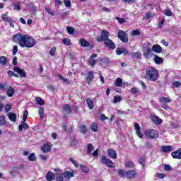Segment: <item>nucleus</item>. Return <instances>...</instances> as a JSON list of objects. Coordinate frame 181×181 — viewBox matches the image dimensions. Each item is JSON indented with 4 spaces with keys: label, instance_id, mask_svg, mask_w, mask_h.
Wrapping results in <instances>:
<instances>
[{
    "label": "nucleus",
    "instance_id": "nucleus-53",
    "mask_svg": "<svg viewBox=\"0 0 181 181\" xmlns=\"http://www.w3.org/2000/svg\"><path fill=\"white\" fill-rule=\"evenodd\" d=\"M43 112H44L43 108L40 107L39 110V115L41 119L45 118V114Z\"/></svg>",
    "mask_w": 181,
    "mask_h": 181
},
{
    "label": "nucleus",
    "instance_id": "nucleus-30",
    "mask_svg": "<svg viewBox=\"0 0 181 181\" xmlns=\"http://www.w3.org/2000/svg\"><path fill=\"white\" fill-rule=\"evenodd\" d=\"M6 124V119L5 118V115H0V127H2Z\"/></svg>",
    "mask_w": 181,
    "mask_h": 181
},
{
    "label": "nucleus",
    "instance_id": "nucleus-58",
    "mask_svg": "<svg viewBox=\"0 0 181 181\" xmlns=\"http://www.w3.org/2000/svg\"><path fill=\"white\" fill-rule=\"evenodd\" d=\"M116 20L118 21L120 25H122V23H125V20L124 18L116 17Z\"/></svg>",
    "mask_w": 181,
    "mask_h": 181
},
{
    "label": "nucleus",
    "instance_id": "nucleus-50",
    "mask_svg": "<svg viewBox=\"0 0 181 181\" xmlns=\"http://www.w3.org/2000/svg\"><path fill=\"white\" fill-rule=\"evenodd\" d=\"M130 93L132 94H137V93H139V90L138 88H136V87H133L131 90H130Z\"/></svg>",
    "mask_w": 181,
    "mask_h": 181
},
{
    "label": "nucleus",
    "instance_id": "nucleus-42",
    "mask_svg": "<svg viewBox=\"0 0 181 181\" xmlns=\"http://www.w3.org/2000/svg\"><path fill=\"white\" fill-rule=\"evenodd\" d=\"M45 8L46 12H47V13H49L52 16H54V11L52 10L49 8H47V6H45Z\"/></svg>",
    "mask_w": 181,
    "mask_h": 181
},
{
    "label": "nucleus",
    "instance_id": "nucleus-49",
    "mask_svg": "<svg viewBox=\"0 0 181 181\" xmlns=\"http://www.w3.org/2000/svg\"><path fill=\"white\" fill-rule=\"evenodd\" d=\"M69 160H70V162H71V163H73V165H74V166L76 168H78V163L77 161H76V160H74V158H70Z\"/></svg>",
    "mask_w": 181,
    "mask_h": 181
},
{
    "label": "nucleus",
    "instance_id": "nucleus-39",
    "mask_svg": "<svg viewBox=\"0 0 181 181\" xmlns=\"http://www.w3.org/2000/svg\"><path fill=\"white\" fill-rule=\"evenodd\" d=\"M80 168L83 173H88V172H90V169H88V168L84 165H81Z\"/></svg>",
    "mask_w": 181,
    "mask_h": 181
},
{
    "label": "nucleus",
    "instance_id": "nucleus-34",
    "mask_svg": "<svg viewBox=\"0 0 181 181\" xmlns=\"http://www.w3.org/2000/svg\"><path fill=\"white\" fill-rule=\"evenodd\" d=\"M1 19L4 22H11V17L5 13L2 14Z\"/></svg>",
    "mask_w": 181,
    "mask_h": 181
},
{
    "label": "nucleus",
    "instance_id": "nucleus-11",
    "mask_svg": "<svg viewBox=\"0 0 181 181\" xmlns=\"http://www.w3.org/2000/svg\"><path fill=\"white\" fill-rule=\"evenodd\" d=\"M14 71L18 73L21 77H26V72L23 69H21L19 66H15L14 67Z\"/></svg>",
    "mask_w": 181,
    "mask_h": 181
},
{
    "label": "nucleus",
    "instance_id": "nucleus-36",
    "mask_svg": "<svg viewBox=\"0 0 181 181\" xmlns=\"http://www.w3.org/2000/svg\"><path fill=\"white\" fill-rule=\"evenodd\" d=\"M125 166L128 169H132V168H134L135 165H134V162L132 161H127L125 163Z\"/></svg>",
    "mask_w": 181,
    "mask_h": 181
},
{
    "label": "nucleus",
    "instance_id": "nucleus-43",
    "mask_svg": "<svg viewBox=\"0 0 181 181\" xmlns=\"http://www.w3.org/2000/svg\"><path fill=\"white\" fill-rule=\"evenodd\" d=\"M36 103L39 105H43V104H45V100H43V99H42L41 98L37 97L36 98Z\"/></svg>",
    "mask_w": 181,
    "mask_h": 181
},
{
    "label": "nucleus",
    "instance_id": "nucleus-31",
    "mask_svg": "<svg viewBox=\"0 0 181 181\" xmlns=\"http://www.w3.org/2000/svg\"><path fill=\"white\" fill-rule=\"evenodd\" d=\"M57 76H58L59 80H61V81H63V83H65V84H70V81H69L68 79L63 77V76L62 74H58Z\"/></svg>",
    "mask_w": 181,
    "mask_h": 181
},
{
    "label": "nucleus",
    "instance_id": "nucleus-8",
    "mask_svg": "<svg viewBox=\"0 0 181 181\" xmlns=\"http://www.w3.org/2000/svg\"><path fill=\"white\" fill-rule=\"evenodd\" d=\"M134 129L136 131V134L137 136H139V138L142 139V138H144V134H142V132H141V127L138 123L134 124Z\"/></svg>",
    "mask_w": 181,
    "mask_h": 181
},
{
    "label": "nucleus",
    "instance_id": "nucleus-9",
    "mask_svg": "<svg viewBox=\"0 0 181 181\" xmlns=\"http://www.w3.org/2000/svg\"><path fill=\"white\" fill-rule=\"evenodd\" d=\"M105 46H107V47H108V49H112V50H114V49H115V43H114V42H112V40H110V39H106L105 40Z\"/></svg>",
    "mask_w": 181,
    "mask_h": 181
},
{
    "label": "nucleus",
    "instance_id": "nucleus-15",
    "mask_svg": "<svg viewBox=\"0 0 181 181\" xmlns=\"http://www.w3.org/2000/svg\"><path fill=\"white\" fill-rule=\"evenodd\" d=\"M93 78H94V72L93 71H88V76H86V83L90 84L91 81H93Z\"/></svg>",
    "mask_w": 181,
    "mask_h": 181
},
{
    "label": "nucleus",
    "instance_id": "nucleus-54",
    "mask_svg": "<svg viewBox=\"0 0 181 181\" xmlns=\"http://www.w3.org/2000/svg\"><path fill=\"white\" fill-rule=\"evenodd\" d=\"M0 90H8V86L6 83H0Z\"/></svg>",
    "mask_w": 181,
    "mask_h": 181
},
{
    "label": "nucleus",
    "instance_id": "nucleus-47",
    "mask_svg": "<svg viewBox=\"0 0 181 181\" xmlns=\"http://www.w3.org/2000/svg\"><path fill=\"white\" fill-rule=\"evenodd\" d=\"M66 30L69 35H73L74 33V28L72 27H66Z\"/></svg>",
    "mask_w": 181,
    "mask_h": 181
},
{
    "label": "nucleus",
    "instance_id": "nucleus-57",
    "mask_svg": "<svg viewBox=\"0 0 181 181\" xmlns=\"http://www.w3.org/2000/svg\"><path fill=\"white\" fill-rule=\"evenodd\" d=\"M63 43L65 44L66 46H69L70 45V39L69 38H64L63 40H62Z\"/></svg>",
    "mask_w": 181,
    "mask_h": 181
},
{
    "label": "nucleus",
    "instance_id": "nucleus-10",
    "mask_svg": "<svg viewBox=\"0 0 181 181\" xmlns=\"http://www.w3.org/2000/svg\"><path fill=\"white\" fill-rule=\"evenodd\" d=\"M41 149H42V152H44L45 153H46L47 152H50V151H52V144H44L41 147Z\"/></svg>",
    "mask_w": 181,
    "mask_h": 181
},
{
    "label": "nucleus",
    "instance_id": "nucleus-20",
    "mask_svg": "<svg viewBox=\"0 0 181 181\" xmlns=\"http://www.w3.org/2000/svg\"><path fill=\"white\" fill-rule=\"evenodd\" d=\"M86 104L89 110H94V101L90 98L86 99Z\"/></svg>",
    "mask_w": 181,
    "mask_h": 181
},
{
    "label": "nucleus",
    "instance_id": "nucleus-60",
    "mask_svg": "<svg viewBox=\"0 0 181 181\" xmlns=\"http://www.w3.org/2000/svg\"><path fill=\"white\" fill-rule=\"evenodd\" d=\"M55 53H56V47H53L51 49L50 52H49V54H50L51 56H54Z\"/></svg>",
    "mask_w": 181,
    "mask_h": 181
},
{
    "label": "nucleus",
    "instance_id": "nucleus-2",
    "mask_svg": "<svg viewBox=\"0 0 181 181\" xmlns=\"http://www.w3.org/2000/svg\"><path fill=\"white\" fill-rule=\"evenodd\" d=\"M146 77L149 81H156L159 77L158 75V70L152 67L148 68L146 69Z\"/></svg>",
    "mask_w": 181,
    "mask_h": 181
},
{
    "label": "nucleus",
    "instance_id": "nucleus-41",
    "mask_svg": "<svg viewBox=\"0 0 181 181\" xmlns=\"http://www.w3.org/2000/svg\"><path fill=\"white\" fill-rule=\"evenodd\" d=\"M116 87H121L122 86V79L121 78H117L115 81Z\"/></svg>",
    "mask_w": 181,
    "mask_h": 181
},
{
    "label": "nucleus",
    "instance_id": "nucleus-32",
    "mask_svg": "<svg viewBox=\"0 0 181 181\" xmlns=\"http://www.w3.org/2000/svg\"><path fill=\"white\" fill-rule=\"evenodd\" d=\"M160 103H165V104H168V103H170L171 100L169 98L166 97H161L159 98Z\"/></svg>",
    "mask_w": 181,
    "mask_h": 181
},
{
    "label": "nucleus",
    "instance_id": "nucleus-19",
    "mask_svg": "<svg viewBox=\"0 0 181 181\" xmlns=\"http://www.w3.org/2000/svg\"><path fill=\"white\" fill-rule=\"evenodd\" d=\"M62 175L64 176V177L65 179H70V177H73V176H74V172L71 171H65Z\"/></svg>",
    "mask_w": 181,
    "mask_h": 181
},
{
    "label": "nucleus",
    "instance_id": "nucleus-44",
    "mask_svg": "<svg viewBox=\"0 0 181 181\" xmlns=\"http://www.w3.org/2000/svg\"><path fill=\"white\" fill-rule=\"evenodd\" d=\"M130 35L132 36H138L141 35V33L139 32V30H134L130 33Z\"/></svg>",
    "mask_w": 181,
    "mask_h": 181
},
{
    "label": "nucleus",
    "instance_id": "nucleus-25",
    "mask_svg": "<svg viewBox=\"0 0 181 181\" xmlns=\"http://www.w3.org/2000/svg\"><path fill=\"white\" fill-rule=\"evenodd\" d=\"M13 94H15V89H13L12 86H9L8 89L7 90L8 97H13Z\"/></svg>",
    "mask_w": 181,
    "mask_h": 181
},
{
    "label": "nucleus",
    "instance_id": "nucleus-24",
    "mask_svg": "<svg viewBox=\"0 0 181 181\" xmlns=\"http://www.w3.org/2000/svg\"><path fill=\"white\" fill-rule=\"evenodd\" d=\"M80 45L82 47H87V46H90V43L84 38H81L80 40Z\"/></svg>",
    "mask_w": 181,
    "mask_h": 181
},
{
    "label": "nucleus",
    "instance_id": "nucleus-7",
    "mask_svg": "<svg viewBox=\"0 0 181 181\" xmlns=\"http://www.w3.org/2000/svg\"><path fill=\"white\" fill-rule=\"evenodd\" d=\"M143 56H144L146 59H151L152 56H153V51H152L151 48L147 47L144 49Z\"/></svg>",
    "mask_w": 181,
    "mask_h": 181
},
{
    "label": "nucleus",
    "instance_id": "nucleus-5",
    "mask_svg": "<svg viewBox=\"0 0 181 181\" xmlns=\"http://www.w3.org/2000/svg\"><path fill=\"white\" fill-rule=\"evenodd\" d=\"M108 36H110V33L105 31V30H102L100 37L97 38V42H105V40L108 39Z\"/></svg>",
    "mask_w": 181,
    "mask_h": 181
},
{
    "label": "nucleus",
    "instance_id": "nucleus-23",
    "mask_svg": "<svg viewBox=\"0 0 181 181\" xmlns=\"http://www.w3.org/2000/svg\"><path fill=\"white\" fill-rule=\"evenodd\" d=\"M153 60H154L156 64H162V63H163V58H161L160 57H159L158 55L154 56Z\"/></svg>",
    "mask_w": 181,
    "mask_h": 181
},
{
    "label": "nucleus",
    "instance_id": "nucleus-51",
    "mask_svg": "<svg viewBox=\"0 0 181 181\" xmlns=\"http://www.w3.org/2000/svg\"><path fill=\"white\" fill-rule=\"evenodd\" d=\"M63 173L58 174L56 177L57 181H63Z\"/></svg>",
    "mask_w": 181,
    "mask_h": 181
},
{
    "label": "nucleus",
    "instance_id": "nucleus-56",
    "mask_svg": "<svg viewBox=\"0 0 181 181\" xmlns=\"http://www.w3.org/2000/svg\"><path fill=\"white\" fill-rule=\"evenodd\" d=\"M156 177H158L159 179H165V177H166V175L163 173H157Z\"/></svg>",
    "mask_w": 181,
    "mask_h": 181
},
{
    "label": "nucleus",
    "instance_id": "nucleus-1",
    "mask_svg": "<svg viewBox=\"0 0 181 181\" xmlns=\"http://www.w3.org/2000/svg\"><path fill=\"white\" fill-rule=\"evenodd\" d=\"M13 42L18 43L21 47H27L30 49L36 45V40L29 35H24L18 33L13 36Z\"/></svg>",
    "mask_w": 181,
    "mask_h": 181
},
{
    "label": "nucleus",
    "instance_id": "nucleus-61",
    "mask_svg": "<svg viewBox=\"0 0 181 181\" xmlns=\"http://www.w3.org/2000/svg\"><path fill=\"white\" fill-rule=\"evenodd\" d=\"M18 53V46L14 45L13 47V55L15 56Z\"/></svg>",
    "mask_w": 181,
    "mask_h": 181
},
{
    "label": "nucleus",
    "instance_id": "nucleus-12",
    "mask_svg": "<svg viewBox=\"0 0 181 181\" xmlns=\"http://www.w3.org/2000/svg\"><path fill=\"white\" fill-rule=\"evenodd\" d=\"M107 154L111 159H117V152L112 148L108 149Z\"/></svg>",
    "mask_w": 181,
    "mask_h": 181
},
{
    "label": "nucleus",
    "instance_id": "nucleus-13",
    "mask_svg": "<svg viewBox=\"0 0 181 181\" xmlns=\"http://www.w3.org/2000/svg\"><path fill=\"white\" fill-rule=\"evenodd\" d=\"M136 173L134 170H129L126 173V177L127 179H134L135 177Z\"/></svg>",
    "mask_w": 181,
    "mask_h": 181
},
{
    "label": "nucleus",
    "instance_id": "nucleus-29",
    "mask_svg": "<svg viewBox=\"0 0 181 181\" xmlns=\"http://www.w3.org/2000/svg\"><path fill=\"white\" fill-rule=\"evenodd\" d=\"M63 110L65 114H71V108H70V106H69V105H64Z\"/></svg>",
    "mask_w": 181,
    "mask_h": 181
},
{
    "label": "nucleus",
    "instance_id": "nucleus-4",
    "mask_svg": "<svg viewBox=\"0 0 181 181\" xmlns=\"http://www.w3.org/2000/svg\"><path fill=\"white\" fill-rule=\"evenodd\" d=\"M102 165H106L108 168H114V162L110 159L107 158L105 156H103L100 160Z\"/></svg>",
    "mask_w": 181,
    "mask_h": 181
},
{
    "label": "nucleus",
    "instance_id": "nucleus-59",
    "mask_svg": "<svg viewBox=\"0 0 181 181\" xmlns=\"http://www.w3.org/2000/svg\"><path fill=\"white\" fill-rule=\"evenodd\" d=\"M173 85L174 86V87H175L176 88H177L178 87H180L181 83H180V81H174V82L173 83Z\"/></svg>",
    "mask_w": 181,
    "mask_h": 181
},
{
    "label": "nucleus",
    "instance_id": "nucleus-27",
    "mask_svg": "<svg viewBox=\"0 0 181 181\" xmlns=\"http://www.w3.org/2000/svg\"><path fill=\"white\" fill-rule=\"evenodd\" d=\"M28 129V128H29V126L28 125V124L25 123V122H22V124H20L18 126V129L20 131V132H21V131L23 129Z\"/></svg>",
    "mask_w": 181,
    "mask_h": 181
},
{
    "label": "nucleus",
    "instance_id": "nucleus-46",
    "mask_svg": "<svg viewBox=\"0 0 181 181\" xmlns=\"http://www.w3.org/2000/svg\"><path fill=\"white\" fill-rule=\"evenodd\" d=\"M164 13L166 16H172V11L169 8L164 10Z\"/></svg>",
    "mask_w": 181,
    "mask_h": 181
},
{
    "label": "nucleus",
    "instance_id": "nucleus-26",
    "mask_svg": "<svg viewBox=\"0 0 181 181\" xmlns=\"http://www.w3.org/2000/svg\"><path fill=\"white\" fill-rule=\"evenodd\" d=\"M93 151H94V146H93V144H88L87 146V155H91V152H93Z\"/></svg>",
    "mask_w": 181,
    "mask_h": 181
},
{
    "label": "nucleus",
    "instance_id": "nucleus-33",
    "mask_svg": "<svg viewBox=\"0 0 181 181\" xmlns=\"http://www.w3.org/2000/svg\"><path fill=\"white\" fill-rule=\"evenodd\" d=\"M90 129L93 132H97V131H98V125L97 124V123H95V122L92 123L90 124Z\"/></svg>",
    "mask_w": 181,
    "mask_h": 181
},
{
    "label": "nucleus",
    "instance_id": "nucleus-45",
    "mask_svg": "<svg viewBox=\"0 0 181 181\" xmlns=\"http://www.w3.org/2000/svg\"><path fill=\"white\" fill-rule=\"evenodd\" d=\"M122 100V98L119 95H116L113 100V103L115 104H117V103H119Z\"/></svg>",
    "mask_w": 181,
    "mask_h": 181
},
{
    "label": "nucleus",
    "instance_id": "nucleus-64",
    "mask_svg": "<svg viewBox=\"0 0 181 181\" xmlns=\"http://www.w3.org/2000/svg\"><path fill=\"white\" fill-rule=\"evenodd\" d=\"M89 64L90 66H94L95 64V60H94V59L90 58L89 59Z\"/></svg>",
    "mask_w": 181,
    "mask_h": 181
},
{
    "label": "nucleus",
    "instance_id": "nucleus-22",
    "mask_svg": "<svg viewBox=\"0 0 181 181\" xmlns=\"http://www.w3.org/2000/svg\"><path fill=\"white\" fill-rule=\"evenodd\" d=\"M54 177H55L54 173H53L52 172L49 171L47 173L46 179H47V181L54 180Z\"/></svg>",
    "mask_w": 181,
    "mask_h": 181
},
{
    "label": "nucleus",
    "instance_id": "nucleus-48",
    "mask_svg": "<svg viewBox=\"0 0 181 181\" xmlns=\"http://www.w3.org/2000/svg\"><path fill=\"white\" fill-rule=\"evenodd\" d=\"M119 176H121L122 177L124 176H127V173H125V170L120 169L118 170Z\"/></svg>",
    "mask_w": 181,
    "mask_h": 181
},
{
    "label": "nucleus",
    "instance_id": "nucleus-28",
    "mask_svg": "<svg viewBox=\"0 0 181 181\" xmlns=\"http://www.w3.org/2000/svg\"><path fill=\"white\" fill-rule=\"evenodd\" d=\"M8 117L10 121H12L13 122H15L16 121V114L10 112L8 114Z\"/></svg>",
    "mask_w": 181,
    "mask_h": 181
},
{
    "label": "nucleus",
    "instance_id": "nucleus-40",
    "mask_svg": "<svg viewBox=\"0 0 181 181\" xmlns=\"http://www.w3.org/2000/svg\"><path fill=\"white\" fill-rule=\"evenodd\" d=\"M18 170H19V168H18L17 166L13 167L11 171V175H12L13 176H15V175L17 173V172H18Z\"/></svg>",
    "mask_w": 181,
    "mask_h": 181
},
{
    "label": "nucleus",
    "instance_id": "nucleus-37",
    "mask_svg": "<svg viewBox=\"0 0 181 181\" xmlns=\"http://www.w3.org/2000/svg\"><path fill=\"white\" fill-rule=\"evenodd\" d=\"M79 129L81 134H86V132H87V127L84 124H81L79 126Z\"/></svg>",
    "mask_w": 181,
    "mask_h": 181
},
{
    "label": "nucleus",
    "instance_id": "nucleus-55",
    "mask_svg": "<svg viewBox=\"0 0 181 181\" xmlns=\"http://www.w3.org/2000/svg\"><path fill=\"white\" fill-rule=\"evenodd\" d=\"M64 3L66 8H70V6H71V3H70V0H64Z\"/></svg>",
    "mask_w": 181,
    "mask_h": 181
},
{
    "label": "nucleus",
    "instance_id": "nucleus-3",
    "mask_svg": "<svg viewBox=\"0 0 181 181\" xmlns=\"http://www.w3.org/2000/svg\"><path fill=\"white\" fill-rule=\"evenodd\" d=\"M144 135L150 139H155L159 137V132L155 129H147L144 132Z\"/></svg>",
    "mask_w": 181,
    "mask_h": 181
},
{
    "label": "nucleus",
    "instance_id": "nucleus-6",
    "mask_svg": "<svg viewBox=\"0 0 181 181\" xmlns=\"http://www.w3.org/2000/svg\"><path fill=\"white\" fill-rule=\"evenodd\" d=\"M118 37L122 40V42H123V43H128V37L123 30H119Z\"/></svg>",
    "mask_w": 181,
    "mask_h": 181
},
{
    "label": "nucleus",
    "instance_id": "nucleus-17",
    "mask_svg": "<svg viewBox=\"0 0 181 181\" xmlns=\"http://www.w3.org/2000/svg\"><path fill=\"white\" fill-rule=\"evenodd\" d=\"M152 51L155 53H162V47L159 45H154L152 47Z\"/></svg>",
    "mask_w": 181,
    "mask_h": 181
},
{
    "label": "nucleus",
    "instance_id": "nucleus-35",
    "mask_svg": "<svg viewBox=\"0 0 181 181\" xmlns=\"http://www.w3.org/2000/svg\"><path fill=\"white\" fill-rule=\"evenodd\" d=\"M0 64H2V66H6V64H8V61L6 60L5 56L0 57Z\"/></svg>",
    "mask_w": 181,
    "mask_h": 181
},
{
    "label": "nucleus",
    "instance_id": "nucleus-62",
    "mask_svg": "<svg viewBox=\"0 0 181 181\" xmlns=\"http://www.w3.org/2000/svg\"><path fill=\"white\" fill-rule=\"evenodd\" d=\"M99 118L101 121H105V119H108V117H107L104 114L100 115Z\"/></svg>",
    "mask_w": 181,
    "mask_h": 181
},
{
    "label": "nucleus",
    "instance_id": "nucleus-14",
    "mask_svg": "<svg viewBox=\"0 0 181 181\" xmlns=\"http://www.w3.org/2000/svg\"><path fill=\"white\" fill-rule=\"evenodd\" d=\"M171 155L174 159H181V149L172 152Z\"/></svg>",
    "mask_w": 181,
    "mask_h": 181
},
{
    "label": "nucleus",
    "instance_id": "nucleus-38",
    "mask_svg": "<svg viewBox=\"0 0 181 181\" xmlns=\"http://www.w3.org/2000/svg\"><path fill=\"white\" fill-rule=\"evenodd\" d=\"M28 160H30V162H35V160H36V155L35 153H32L28 156Z\"/></svg>",
    "mask_w": 181,
    "mask_h": 181
},
{
    "label": "nucleus",
    "instance_id": "nucleus-18",
    "mask_svg": "<svg viewBox=\"0 0 181 181\" xmlns=\"http://www.w3.org/2000/svg\"><path fill=\"white\" fill-rule=\"evenodd\" d=\"M151 119L153 122H154V124H162V119H160L159 117L156 115H152Z\"/></svg>",
    "mask_w": 181,
    "mask_h": 181
},
{
    "label": "nucleus",
    "instance_id": "nucleus-21",
    "mask_svg": "<svg viewBox=\"0 0 181 181\" xmlns=\"http://www.w3.org/2000/svg\"><path fill=\"white\" fill-rule=\"evenodd\" d=\"M173 150V147L172 146H161L162 152H170Z\"/></svg>",
    "mask_w": 181,
    "mask_h": 181
},
{
    "label": "nucleus",
    "instance_id": "nucleus-63",
    "mask_svg": "<svg viewBox=\"0 0 181 181\" xmlns=\"http://www.w3.org/2000/svg\"><path fill=\"white\" fill-rule=\"evenodd\" d=\"M152 18V14L151 13H147L144 15V19H151Z\"/></svg>",
    "mask_w": 181,
    "mask_h": 181
},
{
    "label": "nucleus",
    "instance_id": "nucleus-52",
    "mask_svg": "<svg viewBox=\"0 0 181 181\" xmlns=\"http://www.w3.org/2000/svg\"><path fill=\"white\" fill-rule=\"evenodd\" d=\"M163 169H165L167 172H170V170H172V167L168 164H165L163 165Z\"/></svg>",
    "mask_w": 181,
    "mask_h": 181
},
{
    "label": "nucleus",
    "instance_id": "nucleus-16",
    "mask_svg": "<svg viewBox=\"0 0 181 181\" xmlns=\"http://www.w3.org/2000/svg\"><path fill=\"white\" fill-rule=\"evenodd\" d=\"M116 53L117 56H121V54H128V50L125 48H117L116 49Z\"/></svg>",
    "mask_w": 181,
    "mask_h": 181
}]
</instances>
